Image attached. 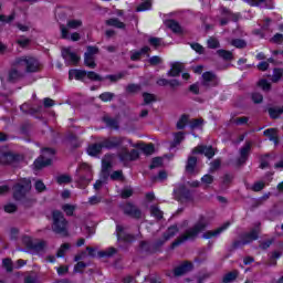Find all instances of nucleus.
Segmentation results:
<instances>
[{
	"label": "nucleus",
	"instance_id": "54",
	"mask_svg": "<svg viewBox=\"0 0 283 283\" xmlns=\"http://www.w3.org/2000/svg\"><path fill=\"white\" fill-rule=\"evenodd\" d=\"M134 196V189L132 187H126L122 190V198L127 199Z\"/></svg>",
	"mask_w": 283,
	"mask_h": 283
},
{
	"label": "nucleus",
	"instance_id": "16",
	"mask_svg": "<svg viewBox=\"0 0 283 283\" xmlns=\"http://www.w3.org/2000/svg\"><path fill=\"white\" fill-rule=\"evenodd\" d=\"M124 142L125 138L123 137H111L102 143V147H104L105 149H114V147L123 145Z\"/></svg>",
	"mask_w": 283,
	"mask_h": 283
},
{
	"label": "nucleus",
	"instance_id": "2",
	"mask_svg": "<svg viewBox=\"0 0 283 283\" xmlns=\"http://www.w3.org/2000/svg\"><path fill=\"white\" fill-rule=\"evenodd\" d=\"M53 222L51 226V229L53 233H56L57 235H61L62 238H69L70 237V222L67 219H65V216L63 212L59 210H54L52 213Z\"/></svg>",
	"mask_w": 283,
	"mask_h": 283
},
{
	"label": "nucleus",
	"instance_id": "17",
	"mask_svg": "<svg viewBox=\"0 0 283 283\" xmlns=\"http://www.w3.org/2000/svg\"><path fill=\"white\" fill-rule=\"evenodd\" d=\"M124 142L125 138L123 137H111L102 143V147H104L105 149H114V147L123 145Z\"/></svg>",
	"mask_w": 283,
	"mask_h": 283
},
{
	"label": "nucleus",
	"instance_id": "5",
	"mask_svg": "<svg viewBox=\"0 0 283 283\" xmlns=\"http://www.w3.org/2000/svg\"><path fill=\"white\" fill-rule=\"evenodd\" d=\"M53 157H54V149L52 148L42 149V155L34 161L35 169H43V167H50V165H52Z\"/></svg>",
	"mask_w": 283,
	"mask_h": 283
},
{
	"label": "nucleus",
	"instance_id": "61",
	"mask_svg": "<svg viewBox=\"0 0 283 283\" xmlns=\"http://www.w3.org/2000/svg\"><path fill=\"white\" fill-rule=\"evenodd\" d=\"M103 201V197L98 196H93L88 198V205L94 206V205H99V202Z\"/></svg>",
	"mask_w": 283,
	"mask_h": 283
},
{
	"label": "nucleus",
	"instance_id": "63",
	"mask_svg": "<svg viewBox=\"0 0 283 283\" xmlns=\"http://www.w3.org/2000/svg\"><path fill=\"white\" fill-rule=\"evenodd\" d=\"M97 53H98L97 46H87V51L85 52L87 56H96Z\"/></svg>",
	"mask_w": 283,
	"mask_h": 283
},
{
	"label": "nucleus",
	"instance_id": "15",
	"mask_svg": "<svg viewBox=\"0 0 283 283\" xmlns=\"http://www.w3.org/2000/svg\"><path fill=\"white\" fill-rule=\"evenodd\" d=\"M124 142L125 138L123 137H111L102 143V147H104L105 149H114V147L123 145Z\"/></svg>",
	"mask_w": 283,
	"mask_h": 283
},
{
	"label": "nucleus",
	"instance_id": "58",
	"mask_svg": "<svg viewBox=\"0 0 283 283\" xmlns=\"http://www.w3.org/2000/svg\"><path fill=\"white\" fill-rule=\"evenodd\" d=\"M190 48L197 52V54H205V48L199 43L190 44Z\"/></svg>",
	"mask_w": 283,
	"mask_h": 283
},
{
	"label": "nucleus",
	"instance_id": "7",
	"mask_svg": "<svg viewBox=\"0 0 283 283\" xmlns=\"http://www.w3.org/2000/svg\"><path fill=\"white\" fill-rule=\"evenodd\" d=\"M122 210L125 216H129V218H134L135 220H140V218H143V210L132 202L123 205Z\"/></svg>",
	"mask_w": 283,
	"mask_h": 283
},
{
	"label": "nucleus",
	"instance_id": "38",
	"mask_svg": "<svg viewBox=\"0 0 283 283\" xmlns=\"http://www.w3.org/2000/svg\"><path fill=\"white\" fill-rule=\"evenodd\" d=\"M116 248H108L104 251L98 252L99 258H112V255H115Z\"/></svg>",
	"mask_w": 283,
	"mask_h": 283
},
{
	"label": "nucleus",
	"instance_id": "64",
	"mask_svg": "<svg viewBox=\"0 0 283 283\" xmlns=\"http://www.w3.org/2000/svg\"><path fill=\"white\" fill-rule=\"evenodd\" d=\"M4 211H6V213H14V211H17V205H14V203H7L4 206Z\"/></svg>",
	"mask_w": 283,
	"mask_h": 283
},
{
	"label": "nucleus",
	"instance_id": "48",
	"mask_svg": "<svg viewBox=\"0 0 283 283\" xmlns=\"http://www.w3.org/2000/svg\"><path fill=\"white\" fill-rule=\"evenodd\" d=\"M145 10H151V0H146L139 7H137V12H145Z\"/></svg>",
	"mask_w": 283,
	"mask_h": 283
},
{
	"label": "nucleus",
	"instance_id": "51",
	"mask_svg": "<svg viewBox=\"0 0 283 283\" xmlns=\"http://www.w3.org/2000/svg\"><path fill=\"white\" fill-rule=\"evenodd\" d=\"M269 114L271 116V118H280V116H282L283 114V109L282 108H270L269 109Z\"/></svg>",
	"mask_w": 283,
	"mask_h": 283
},
{
	"label": "nucleus",
	"instance_id": "59",
	"mask_svg": "<svg viewBox=\"0 0 283 283\" xmlns=\"http://www.w3.org/2000/svg\"><path fill=\"white\" fill-rule=\"evenodd\" d=\"M182 140H185V133L179 132V133L175 134V137H174L175 145H180V143H182Z\"/></svg>",
	"mask_w": 283,
	"mask_h": 283
},
{
	"label": "nucleus",
	"instance_id": "36",
	"mask_svg": "<svg viewBox=\"0 0 283 283\" xmlns=\"http://www.w3.org/2000/svg\"><path fill=\"white\" fill-rule=\"evenodd\" d=\"M217 54L224 61H231V59H233V53H231V51L218 50Z\"/></svg>",
	"mask_w": 283,
	"mask_h": 283
},
{
	"label": "nucleus",
	"instance_id": "20",
	"mask_svg": "<svg viewBox=\"0 0 283 283\" xmlns=\"http://www.w3.org/2000/svg\"><path fill=\"white\" fill-rule=\"evenodd\" d=\"M227 229H229V223H224L223 226L216 230H209L205 232L202 234V238L203 240H210V238H218V235H220V233H222L223 231H227Z\"/></svg>",
	"mask_w": 283,
	"mask_h": 283
},
{
	"label": "nucleus",
	"instance_id": "35",
	"mask_svg": "<svg viewBox=\"0 0 283 283\" xmlns=\"http://www.w3.org/2000/svg\"><path fill=\"white\" fill-rule=\"evenodd\" d=\"M57 185H70L72 182V177L70 175H60L55 177Z\"/></svg>",
	"mask_w": 283,
	"mask_h": 283
},
{
	"label": "nucleus",
	"instance_id": "32",
	"mask_svg": "<svg viewBox=\"0 0 283 283\" xmlns=\"http://www.w3.org/2000/svg\"><path fill=\"white\" fill-rule=\"evenodd\" d=\"M150 50L151 49H149V46H144L139 51H133L130 59L133 61H138L140 59V56H143V54H147V52H149Z\"/></svg>",
	"mask_w": 283,
	"mask_h": 283
},
{
	"label": "nucleus",
	"instance_id": "27",
	"mask_svg": "<svg viewBox=\"0 0 283 283\" xmlns=\"http://www.w3.org/2000/svg\"><path fill=\"white\" fill-rule=\"evenodd\" d=\"M23 69H19V66H17L15 69H12L9 72V81H11V83H14V81H19V78H21V76H23V73L21 72Z\"/></svg>",
	"mask_w": 283,
	"mask_h": 283
},
{
	"label": "nucleus",
	"instance_id": "53",
	"mask_svg": "<svg viewBox=\"0 0 283 283\" xmlns=\"http://www.w3.org/2000/svg\"><path fill=\"white\" fill-rule=\"evenodd\" d=\"M15 14L11 13L9 17L0 14V23H12L14 21Z\"/></svg>",
	"mask_w": 283,
	"mask_h": 283
},
{
	"label": "nucleus",
	"instance_id": "57",
	"mask_svg": "<svg viewBox=\"0 0 283 283\" xmlns=\"http://www.w3.org/2000/svg\"><path fill=\"white\" fill-rule=\"evenodd\" d=\"M148 43L153 45V48H160L163 45V39L160 38H150L148 40Z\"/></svg>",
	"mask_w": 283,
	"mask_h": 283
},
{
	"label": "nucleus",
	"instance_id": "43",
	"mask_svg": "<svg viewBox=\"0 0 283 283\" xmlns=\"http://www.w3.org/2000/svg\"><path fill=\"white\" fill-rule=\"evenodd\" d=\"M45 247H48V243L45 241H38L32 244V250L41 252L45 249Z\"/></svg>",
	"mask_w": 283,
	"mask_h": 283
},
{
	"label": "nucleus",
	"instance_id": "24",
	"mask_svg": "<svg viewBox=\"0 0 283 283\" xmlns=\"http://www.w3.org/2000/svg\"><path fill=\"white\" fill-rule=\"evenodd\" d=\"M249 151H251V143H247L240 150L239 165H244L249 158Z\"/></svg>",
	"mask_w": 283,
	"mask_h": 283
},
{
	"label": "nucleus",
	"instance_id": "50",
	"mask_svg": "<svg viewBox=\"0 0 283 283\" xmlns=\"http://www.w3.org/2000/svg\"><path fill=\"white\" fill-rule=\"evenodd\" d=\"M158 167H163V158L160 157L154 158L149 166L150 169H158Z\"/></svg>",
	"mask_w": 283,
	"mask_h": 283
},
{
	"label": "nucleus",
	"instance_id": "45",
	"mask_svg": "<svg viewBox=\"0 0 283 283\" xmlns=\"http://www.w3.org/2000/svg\"><path fill=\"white\" fill-rule=\"evenodd\" d=\"M150 213L154 218H157V220H163V211L156 206H153L150 208Z\"/></svg>",
	"mask_w": 283,
	"mask_h": 283
},
{
	"label": "nucleus",
	"instance_id": "19",
	"mask_svg": "<svg viewBox=\"0 0 283 283\" xmlns=\"http://www.w3.org/2000/svg\"><path fill=\"white\" fill-rule=\"evenodd\" d=\"M178 233V226H171L168 228V230L165 232L163 240H159L156 243V247H163L167 240H171L176 234Z\"/></svg>",
	"mask_w": 283,
	"mask_h": 283
},
{
	"label": "nucleus",
	"instance_id": "23",
	"mask_svg": "<svg viewBox=\"0 0 283 283\" xmlns=\"http://www.w3.org/2000/svg\"><path fill=\"white\" fill-rule=\"evenodd\" d=\"M119 160H122V163H127L129 160H138V150L133 149L130 153L124 150L122 154H119Z\"/></svg>",
	"mask_w": 283,
	"mask_h": 283
},
{
	"label": "nucleus",
	"instance_id": "62",
	"mask_svg": "<svg viewBox=\"0 0 283 283\" xmlns=\"http://www.w3.org/2000/svg\"><path fill=\"white\" fill-rule=\"evenodd\" d=\"M111 180H124L123 170L114 171V172L111 175Z\"/></svg>",
	"mask_w": 283,
	"mask_h": 283
},
{
	"label": "nucleus",
	"instance_id": "10",
	"mask_svg": "<svg viewBox=\"0 0 283 283\" xmlns=\"http://www.w3.org/2000/svg\"><path fill=\"white\" fill-rule=\"evenodd\" d=\"M80 171H82V174L80 175V179L77 180V182L81 185V187H85V185L92 182V168L90 167V165L83 164L80 167Z\"/></svg>",
	"mask_w": 283,
	"mask_h": 283
},
{
	"label": "nucleus",
	"instance_id": "4",
	"mask_svg": "<svg viewBox=\"0 0 283 283\" xmlns=\"http://www.w3.org/2000/svg\"><path fill=\"white\" fill-rule=\"evenodd\" d=\"M15 67L19 70H24V72H39L41 69V63H39V60L36 57L32 56H22L15 61Z\"/></svg>",
	"mask_w": 283,
	"mask_h": 283
},
{
	"label": "nucleus",
	"instance_id": "3",
	"mask_svg": "<svg viewBox=\"0 0 283 283\" xmlns=\"http://www.w3.org/2000/svg\"><path fill=\"white\" fill-rule=\"evenodd\" d=\"M32 189V181L30 179H21L13 186V199L22 202L25 207H30V199L28 192Z\"/></svg>",
	"mask_w": 283,
	"mask_h": 283
},
{
	"label": "nucleus",
	"instance_id": "29",
	"mask_svg": "<svg viewBox=\"0 0 283 283\" xmlns=\"http://www.w3.org/2000/svg\"><path fill=\"white\" fill-rule=\"evenodd\" d=\"M196 165H198V159L196 157H189L188 163L186 165L187 174H195Z\"/></svg>",
	"mask_w": 283,
	"mask_h": 283
},
{
	"label": "nucleus",
	"instance_id": "55",
	"mask_svg": "<svg viewBox=\"0 0 283 283\" xmlns=\"http://www.w3.org/2000/svg\"><path fill=\"white\" fill-rule=\"evenodd\" d=\"M258 85L263 90V92H269V90H271V83L266 80H260Z\"/></svg>",
	"mask_w": 283,
	"mask_h": 283
},
{
	"label": "nucleus",
	"instance_id": "30",
	"mask_svg": "<svg viewBox=\"0 0 283 283\" xmlns=\"http://www.w3.org/2000/svg\"><path fill=\"white\" fill-rule=\"evenodd\" d=\"M106 25L117 28L118 30H125V24L118 20V18H111L106 20Z\"/></svg>",
	"mask_w": 283,
	"mask_h": 283
},
{
	"label": "nucleus",
	"instance_id": "1",
	"mask_svg": "<svg viewBox=\"0 0 283 283\" xmlns=\"http://www.w3.org/2000/svg\"><path fill=\"white\" fill-rule=\"evenodd\" d=\"M209 218L205 216L199 217L198 221L192 228L186 230V232L181 237L172 242V249H176V247H180V244H182V242H187V240H196V238H198V234L205 231L207 227H209Z\"/></svg>",
	"mask_w": 283,
	"mask_h": 283
},
{
	"label": "nucleus",
	"instance_id": "31",
	"mask_svg": "<svg viewBox=\"0 0 283 283\" xmlns=\"http://www.w3.org/2000/svg\"><path fill=\"white\" fill-rule=\"evenodd\" d=\"M102 149H103V144H93L88 146L87 154L88 156H98Z\"/></svg>",
	"mask_w": 283,
	"mask_h": 283
},
{
	"label": "nucleus",
	"instance_id": "9",
	"mask_svg": "<svg viewBox=\"0 0 283 283\" xmlns=\"http://www.w3.org/2000/svg\"><path fill=\"white\" fill-rule=\"evenodd\" d=\"M62 56L66 65H78V62L81 61V56L72 52V48L62 49Z\"/></svg>",
	"mask_w": 283,
	"mask_h": 283
},
{
	"label": "nucleus",
	"instance_id": "12",
	"mask_svg": "<svg viewBox=\"0 0 283 283\" xmlns=\"http://www.w3.org/2000/svg\"><path fill=\"white\" fill-rule=\"evenodd\" d=\"M19 160H21V156L19 155L0 151V163L2 165H14V163H19Z\"/></svg>",
	"mask_w": 283,
	"mask_h": 283
},
{
	"label": "nucleus",
	"instance_id": "22",
	"mask_svg": "<svg viewBox=\"0 0 283 283\" xmlns=\"http://www.w3.org/2000/svg\"><path fill=\"white\" fill-rule=\"evenodd\" d=\"M193 264L191 262H185L184 264L177 266L175 269V275L176 277H180V275H185L186 273H189V271H192Z\"/></svg>",
	"mask_w": 283,
	"mask_h": 283
},
{
	"label": "nucleus",
	"instance_id": "44",
	"mask_svg": "<svg viewBox=\"0 0 283 283\" xmlns=\"http://www.w3.org/2000/svg\"><path fill=\"white\" fill-rule=\"evenodd\" d=\"M187 123H189V117L187 115H182L177 122V129H185Z\"/></svg>",
	"mask_w": 283,
	"mask_h": 283
},
{
	"label": "nucleus",
	"instance_id": "33",
	"mask_svg": "<svg viewBox=\"0 0 283 283\" xmlns=\"http://www.w3.org/2000/svg\"><path fill=\"white\" fill-rule=\"evenodd\" d=\"M167 27L172 31L176 32L177 34H180V32H182V28L180 27V24L175 21V20H169L167 22Z\"/></svg>",
	"mask_w": 283,
	"mask_h": 283
},
{
	"label": "nucleus",
	"instance_id": "34",
	"mask_svg": "<svg viewBox=\"0 0 283 283\" xmlns=\"http://www.w3.org/2000/svg\"><path fill=\"white\" fill-rule=\"evenodd\" d=\"M84 65H86V67H90L91 70H94L96 67L95 57L84 54Z\"/></svg>",
	"mask_w": 283,
	"mask_h": 283
},
{
	"label": "nucleus",
	"instance_id": "39",
	"mask_svg": "<svg viewBox=\"0 0 283 283\" xmlns=\"http://www.w3.org/2000/svg\"><path fill=\"white\" fill-rule=\"evenodd\" d=\"M230 44L233 45V48H238L239 50L247 48V41L241 39H234L230 42Z\"/></svg>",
	"mask_w": 283,
	"mask_h": 283
},
{
	"label": "nucleus",
	"instance_id": "13",
	"mask_svg": "<svg viewBox=\"0 0 283 283\" xmlns=\"http://www.w3.org/2000/svg\"><path fill=\"white\" fill-rule=\"evenodd\" d=\"M192 154H203L206 158H211L216 156V150H213V147L211 146H197L193 148Z\"/></svg>",
	"mask_w": 283,
	"mask_h": 283
},
{
	"label": "nucleus",
	"instance_id": "14",
	"mask_svg": "<svg viewBox=\"0 0 283 283\" xmlns=\"http://www.w3.org/2000/svg\"><path fill=\"white\" fill-rule=\"evenodd\" d=\"M192 154H203L206 158H211L216 156V150H213V147L211 146H197L193 148Z\"/></svg>",
	"mask_w": 283,
	"mask_h": 283
},
{
	"label": "nucleus",
	"instance_id": "56",
	"mask_svg": "<svg viewBox=\"0 0 283 283\" xmlns=\"http://www.w3.org/2000/svg\"><path fill=\"white\" fill-rule=\"evenodd\" d=\"M282 78V70L275 69L272 75V83H277Z\"/></svg>",
	"mask_w": 283,
	"mask_h": 283
},
{
	"label": "nucleus",
	"instance_id": "8",
	"mask_svg": "<svg viewBox=\"0 0 283 283\" xmlns=\"http://www.w3.org/2000/svg\"><path fill=\"white\" fill-rule=\"evenodd\" d=\"M174 193L178 202H189L191 200V191H189L185 185H178Z\"/></svg>",
	"mask_w": 283,
	"mask_h": 283
},
{
	"label": "nucleus",
	"instance_id": "18",
	"mask_svg": "<svg viewBox=\"0 0 283 283\" xmlns=\"http://www.w3.org/2000/svg\"><path fill=\"white\" fill-rule=\"evenodd\" d=\"M60 31H61V38L71 40V41H81V34L78 32H73L70 35V31L67 30V27L65 24L60 25Z\"/></svg>",
	"mask_w": 283,
	"mask_h": 283
},
{
	"label": "nucleus",
	"instance_id": "37",
	"mask_svg": "<svg viewBox=\"0 0 283 283\" xmlns=\"http://www.w3.org/2000/svg\"><path fill=\"white\" fill-rule=\"evenodd\" d=\"M62 211H64L66 216H74V211H76V206L65 203L64 206H62Z\"/></svg>",
	"mask_w": 283,
	"mask_h": 283
},
{
	"label": "nucleus",
	"instance_id": "21",
	"mask_svg": "<svg viewBox=\"0 0 283 283\" xmlns=\"http://www.w3.org/2000/svg\"><path fill=\"white\" fill-rule=\"evenodd\" d=\"M69 78L70 81L74 78L76 81H85V78H87V71L72 69L69 71Z\"/></svg>",
	"mask_w": 283,
	"mask_h": 283
},
{
	"label": "nucleus",
	"instance_id": "41",
	"mask_svg": "<svg viewBox=\"0 0 283 283\" xmlns=\"http://www.w3.org/2000/svg\"><path fill=\"white\" fill-rule=\"evenodd\" d=\"M86 78H90V81H105V78L94 71L86 72Z\"/></svg>",
	"mask_w": 283,
	"mask_h": 283
},
{
	"label": "nucleus",
	"instance_id": "42",
	"mask_svg": "<svg viewBox=\"0 0 283 283\" xmlns=\"http://www.w3.org/2000/svg\"><path fill=\"white\" fill-rule=\"evenodd\" d=\"M116 95L112 92H104L99 95V98L103 101V103H109Z\"/></svg>",
	"mask_w": 283,
	"mask_h": 283
},
{
	"label": "nucleus",
	"instance_id": "52",
	"mask_svg": "<svg viewBox=\"0 0 283 283\" xmlns=\"http://www.w3.org/2000/svg\"><path fill=\"white\" fill-rule=\"evenodd\" d=\"M208 48H210V50H216L220 48V42L216 38H210L208 40Z\"/></svg>",
	"mask_w": 283,
	"mask_h": 283
},
{
	"label": "nucleus",
	"instance_id": "26",
	"mask_svg": "<svg viewBox=\"0 0 283 283\" xmlns=\"http://www.w3.org/2000/svg\"><path fill=\"white\" fill-rule=\"evenodd\" d=\"M65 28L70 30H78L80 28H83V20L82 19H69L66 21Z\"/></svg>",
	"mask_w": 283,
	"mask_h": 283
},
{
	"label": "nucleus",
	"instance_id": "25",
	"mask_svg": "<svg viewBox=\"0 0 283 283\" xmlns=\"http://www.w3.org/2000/svg\"><path fill=\"white\" fill-rule=\"evenodd\" d=\"M182 70H185V65L182 63L176 62L172 64L171 70L167 72V76H180Z\"/></svg>",
	"mask_w": 283,
	"mask_h": 283
},
{
	"label": "nucleus",
	"instance_id": "40",
	"mask_svg": "<svg viewBox=\"0 0 283 283\" xmlns=\"http://www.w3.org/2000/svg\"><path fill=\"white\" fill-rule=\"evenodd\" d=\"M143 98H144V105H149L150 103H156V95H154V94L144 93Z\"/></svg>",
	"mask_w": 283,
	"mask_h": 283
},
{
	"label": "nucleus",
	"instance_id": "11",
	"mask_svg": "<svg viewBox=\"0 0 283 283\" xmlns=\"http://www.w3.org/2000/svg\"><path fill=\"white\" fill-rule=\"evenodd\" d=\"M201 84L203 87H217L220 84V78L213 72H205Z\"/></svg>",
	"mask_w": 283,
	"mask_h": 283
},
{
	"label": "nucleus",
	"instance_id": "49",
	"mask_svg": "<svg viewBox=\"0 0 283 283\" xmlns=\"http://www.w3.org/2000/svg\"><path fill=\"white\" fill-rule=\"evenodd\" d=\"M235 277H238V272H230L223 276L222 282L223 283L233 282Z\"/></svg>",
	"mask_w": 283,
	"mask_h": 283
},
{
	"label": "nucleus",
	"instance_id": "47",
	"mask_svg": "<svg viewBox=\"0 0 283 283\" xmlns=\"http://www.w3.org/2000/svg\"><path fill=\"white\" fill-rule=\"evenodd\" d=\"M67 251H70V243H63L56 253L57 258H63Z\"/></svg>",
	"mask_w": 283,
	"mask_h": 283
},
{
	"label": "nucleus",
	"instance_id": "28",
	"mask_svg": "<svg viewBox=\"0 0 283 283\" xmlns=\"http://www.w3.org/2000/svg\"><path fill=\"white\" fill-rule=\"evenodd\" d=\"M264 136L269 138L274 145H277V129L269 128L263 132Z\"/></svg>",
	"mask_w": 283,
	"mask_h": 283
},
{
	"label": "nucleus",
	"instance_id": "46",
	"mask_svg": "<svg viewBox=\"0 0 283 283\" xmlns=\"http://www.w3.org/2000/svg\"><path fill=\"white\" fill-rule=\"evenodd\" d=\"M109 169H112V163H109L107 160H103L102 161V174H104V176H109Z\"/></svg>",
	"mask_w": 283,
	"mask_h": 283
},
{
	"label": "nucleus",
	"instance_id": "60",
	"mask_svg": "<svg viewBox=\"0 0 283 283\" xmlns=\"http://www.w3.org/2000/svg\"><path fill=\"white\" fill-rule=\"evenodd\" d=\"M2 266H4L6 270H7L9 273L12 272V270H13V266H12V259H4V260L2 261Z\"/></svg>",
	"mask_w": 283,
	"mask_h": 283
},
{
	"label": "nucleus",
	"instance_id": "6",
	"mask_svg": "<svg viewBox=\"0 0 283 283\" xmlns=\"http://www.w3.org/2000/svg\"><path fill=\"white\" fill-rule=\"evenodd\" d=\"M258 238H260V223H258L250 232L243 234L242 241L234 242V247L238 249V247L251 244V242H254Z\"/></svg>",
	"mask_w": 283,
	"mask_h": 283
}]
</instances>
